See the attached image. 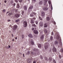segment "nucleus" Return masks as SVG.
Wrapping results in <instances>:
<instances>
[{
  "label": "nucleus",
  "mask_w": 63,
  "mask_h": 63,
  "mask_svg": "<svg viewBox=\"0 0 63 63\" xmlns=\"http://www.w3.org/2000/svg\"><path fill=\"white\" fill-rule=\"evenodd\" d=\"M56 39L57 40H58V39H59V41L60 42L59 44L61 46H62V42H61V37H60V35H59V34L57 35Z\"/></svg>",
  "instance_id": "1"
},
{
  "label": "nucleus",
  "mask_w": 63,
  "mask_h": 63,
  "mask_svg": "<svg viewBox=\"0 0 63 63\" xmlns=\"http://www.w3.org/2000/svg\"><path fill=\"white\" fill-rule=\"evenodd\" d=\"M47 0H44V5H45L46 6H47Z\"/></svg>",
  "instance_id": "2"
},
{
  "label": "nucleus",
  "mask_w": 63,
  "mask_h": 63,
  "mask_svg": "<svg viewBox=\"0 0 63 63\" xmlns=\"http://www.w3.org/2000/svg\"><path fill=\"white\" fill-rule=\"evenodd\" d=\"M27 22L26 21H24L23 22V26L25 27H26L27 26Z\"/></svg>",
  "instance_id": "3"
},
{
  "label": "nucleus",
  "mask_w": 63,
  "mask_h": 63,
  "mask_svg": "<svg viewBox=\"0 0 63 63\" xmlns=\"http://www.w3.org/2000/svg\"><path fill=\"white\" fill-rule=\"evenodd\" d=\"M17 26L16 25H14L13 28V30H16V28H17Z\"/></svg>",
  "instance_id": "4"
},
{
  "label": "nucleus",
  "mask_w": 63,
  "mask_h": 63,
  "mask_svg": "<svg viewBox=\"0 0 63 63\" xmlns=\"http://www.w3.org/2000/svg\"><path fill=\"white\" fill-rule=\"evenodd\" d=\"M43 21H41L39 23V25L40 26H42L43 25Z\"/></svg>",
  "instance_id": "5"
},
{
  "label": "nucleus",
  "mask_w": 63,
  "mask_h": 63,
  "mask_svg": "<svg viewBox=\"0 0 63 63\" xmlns=\"http://www.w3.org/2000/svg\"><path fill=\"white\" fill-rule=\"evenodd\" d=\"M54 44L56 46H58V44H59V42H58V41H55L54 42Z\"/></svg>",
  "instance_id": "6"
},
{
  "label": "nucleus",
  "mask_w": 63,
  "mask_h": 63,
  "mask_svg": "<svg viewBox=\"0 0 63 63\" xmlns=\"http://www.w3.org/2000/svg\"><path fill=\"white\" fill-rule=\"evenodd\" d=\"M30 23H31V24H33L34 23V20L33 19L31 18V19Z\"/></svg>",
  "instance_id": "7"
},
{
  "label": "nucleus",
  "mask_w": 63,
  "mask_h": 63,
  "mask_svg": "<svg viewBox=\"0 0 63 63\" xmlns=\"http://www.w3.org/2000/svg\"><path fill=\"white\" fill-rule=\"evenodd\" d=\"M40 39L41 40H44V35H41V37H40Z\"/></svg>",
  "instance_id": "8"
},
{
  "label": "nucleus",
  "mask_w": 63,
  "mask_h": 63,
  "mask_svg": "<svg viewBox=\"0 0 63 63\" xmlns=\"http://www.w3.org/2000/svg\"><path fill=\"white\" fill-rule=\"evenodd\" d=\"M52 50L53 52H55V51H56V48H55L54 47H53V48L52 49Z\"/></svg>",
  "instance_id": "9"
},
{
  "label": "nucleus",
  "mask_w": 63,
  "mask_h": 63,
  "mask_svg": "<svg viewBox=\"0 0 63 63\" xmlns=\"http://www.w3.org/2000/svg\"><path fill=\"white\" fill-rule=\"evenodd\" d=\"M19 16H20V15L18 14H16L15 15V17H18Z\"/></svg>",
  "instance_id": "10"
},
{
  "label": "nucleus",
  "mask_w": 63,
  "mask_h": 63,
  "mask_svg": "<svg viewBox=\"0 0 63 63\" xmlns=\"http://www.w3.org/2000/svg\"><path fill=\"white\" fill-rule=\"evenodd\" d=\"M33 8V6L32 5H31L30 6V7H29V8L28 9V10L29 11V10H31L32 8Z\"/></svg>",
  "instance_id": "11"
},
{
  "label": "nucleus",
  "mask_w": 63,
  "mask_h": 63,
  "mask_svg": "<svg viewBox=\"0 0 63 63\" xmlns=\"http://www.w3.org/2000/svg\"><path fill=\"white\" fill-rule=\"evenodd\" d=\"M27 63H31V60L30 59H28L27 61Z\"/></svg>",
  "instance_id": "12"
},
{
  "label": "nucleus",
  "mask_w": 63,
  "mask_h": 63,
  "mask_svg": "<svg viewBox=\"0 0 63 63\" xmlns=\"http://www.w3.org/2000/svg\"><path fill=\"white\" fill-rule=\"evenodd\" d=\"M34 34H38V31L37 30H35L34 31Z\"/></svg>",
  "instance_id": "13"
},
{
  "label": "nucleus",
  "mask_w": 63,
  "mask_h": 63,
  "mask_svg": "<svg viewBox=\"0 0 63 63\" xmlns=\"http://www.w3.org/2000/svg\"><path fill=\"white\" fill-rule=\"evenodd\" d=\"M47 21H49L50 20V18L49 17H47L46 18Z\"/></svg>",
  "instance_id": "14"
},
{
  "label": "nucleus",
  "mask_w": 63,
  "mask_h": 63,
  "mask_svg": "<svg viewBox=\"0 0 63 63\" xmlns=\"http://www.w3.org/2000/svg\"><path fill=\"white\" fill-rule=\"evenodd\" d=\"M41 15L42 16H45V13L43 12H41Z\"/></svg>",
  "instance_id": "15"
},
{
  "label": "nucleus",
  "mask_w": 63,
  "mask_h": 63,
  "mask_svg": "<svg viewBox=\"0 0 63 63\" xmlns=\"http://www.w3.org/2000/svg\"><path fill=\"white\" fill-rule=\"evenodd\" d=\"M28 36L29 37H30V38H32V37H33V36L31 34H30L28 35Z\"/></svg>",
  "instance_id": "16"
},
{
  "label": "nucleus",
  "mask_w": 63,
  "mask_h": 63,
  "mask_svg": "<svg viewBox=\"0 0 63 63\" xmlns=\"http://www.w3.org/2000/svg\"><path fill=\"white\" fill-rule=\"evenodd\" d=\"M48 9V8L47 7H44L43 8V10L44 11H47V10Z\"/></svg>",
  "instance_id": "17"
},
{
  "label": "nucleus",
  "mask_w": 63,
  "mask_h": 63,
  "mask_svg": "<svg viewBox=\"0 0 63 63\" xmlns=\"http://www.w3.org/2000/svg\"><path fill=\"white\" fill-rule=\"evenodd\" d=\"M17 8H20V6L18 4H17V6H16Z\"/></svg>",
  "instance_id": "18"
},
{
  "label": "nucleus",
  "mask_w": 63,
  "mask_h": 63,
  "mask_svg": "<svg viewBox=\"0 0 63 63\" xmlns=\"http://www.w3.org/2000/svg\"><path fill=\"white\" fill-rule=\"evenodd\" d=\"M45 49H47L48 48V45H46L44 47Z\"/></svg>",
  "instance_id": "19"
},
{
  "label": "nucleus",
  "mask_w": 63,
  "mask_h": 63,
  "mask_svg": "<svg viewBox=\"0 0 63 63\" xmlns=\"http://www.w3.org/2000/svg\"><path fill=\"white\" fill-rule=\"evenodd\" d=\"M24 9L25 10H27V7H26V6H24Z\"/></svg>",
  "instance_id": "20"
},
{
  "label": "nucleus",
  "mask_w": 63,
  "mask_h": 63,
  "mask_svg": "<svg viewBox=\"0 0 63 63\" xmlns=\"http://www.w3.org/2000/svg\"><path fill=\"white\" fill-rule=\"evenodd\" d=\"M39 4L40 5H42V4H43V2L42 1H40L39 2Z\"/></svg>",
  "instance_id": "21"
},
{
  "label": "nucleus",
  "mask_w": 63,
  "mask_h": 63,
  "mask_svg": "<svg viewBox=\"0 0 63 63\" xmlns=\"http://www.w3.org/2000/svg\"><path fill=\"white\" fill-rule=\"evenodd\" d=\"M38 47H39L41 48V45H40V44H38Z\"/></svg>",
  "instance_id": "22"
},
{
  "label": "nucleus",
  "mask_w": 63,
  "mask_h": 63,
  "mask_svg": "<svg viewBox=\"0 0 63 63\" xmlns=\"http://www.w3.org/2000/svg\"><path fill=\"white\" fill-rule=\"evenodd\" d=\"M50 40H53V37L52 36H51V37H50Z\"/></svg>",
  "instance_id": "23"
},
{
  "label": "nucleus",
  "mask_w": 63,
  "mask_h": 63,
  "mask_svg": "<svg viewBox=\"0 0 63 63\" xmlns=\"http://www.w3.org/2000/svg\"><path fill=\"white\" fill-rule=\"evenodd\" d=\"M31 44L32 45H34V42H33V41H31Z\"/></svg>",
  "instance_id": "24"
},
{
  "label": "nucleus",
  "mask_w": 63,
  "mask_h": 63,
  "mask_svg": "<svg viewBox=\"0 0 63 63\" xmlns=\"http://www.w3.org/2000/svg\"><path fill=\"white\" fill-rule=\"evenodd\" d=\"M44 58L45 60H46V61H47V60H48V59H47V57H45Z\"/></svg>",
  "instance_id": "25"
},
{
  "label": "nucleus",
  "mask_w": 63,
  "mask_h": 63,
  "mask_svg": "<svg viewBox=\"0 0 63 63\" xmlns=\"http://www.w3.org/2000/svg\"><path fill=\"white\" fill-rule=\"evenodd\" d=\"M30 16L31 17H32V16H33L34 15H33V13L30 14Z\"/></svg>",
  "instance_id": "26"
},
{
  "label": "nucleus",
  "mask_w": 63,
  "mask_h": 63,
  "mask_svg": "<svg viewBox=\"0 0 63 63\" xmlns=\"http://www.w3.org/2000/svg\"><path fill=\"white\" fill-rule=\"evenodd\" d=\"M44 32L45 33H47V30H45L44 31Z\"/></svg>",
  "instance_id": "27"
},
{
  "label": "nucleus",
  "mask_w": 63,
  "mask_h": 63,
  "mask_svg": "<svg viewBox=\"0 0 63 63\" xmlns=\"http://www.w3.org/2000/svg\"><path fill=\"white\" fill-rule=\"evenodd\" d=\"M32 26H33L34 27H36L37 26L36 25H35V24H33L32 25Z\"/></svg>",
  "instance_id": "28"
},
{
  "label": "nucleus",
  "mask_w": 63,
  "mask_h": 63,
  "mask_svg": "<svg viewBox=\"0 0 63 63\" xmlns=\"http://www.w3.org/2000/svg\"><path fill=\"white\" fill-rule=\"evenodd\" d=\"M44 27H47V25L46 24H45V25H44Z\"/></svg>",
  "instance_id": "29"
},
{
  "label": "nucleus",
  "mask_w": 63,
  "mask_h": 63,
  "mask_svg": "<svg viewBox=\"0 0 63 63\" xmlns=\"http://www.w3.org/2000/svg\"><path fill=\"white\" fill-rule=\"evenodd\" d=\"M49 61L50 62L51 61V60H52V59L51 58H49Z\"/></svg>",
  "instance_id": "30"
},
{
  "label": "nucleus",
  "mask_w": 63,
  "mask_h": 63,
  "mask_svg": "<svg viewBox=\"0 0 63 63\" xmlns=\"http://www.w3.org/2000/svg\"><path fill=\"white\" fill-rule=\"evenodd\" d=\"M48 3L50 5L51 4V1H48Z\"/></svg>",
  "instance_id": "31"
},
{
  "label": "nucleus",
  "mask_w": 63,
  "mask_h": 63,
  "mask_svg": "<svg viewBox=\"0 0 63 63\" xmlns=\"http://www.w3.org/2000/svg\"><path fill=\"white\" fill-rule=\"evenodd\" d=\"M40 58L41 59H43V57L42 56V55H41L40 56Z\"/></svg>",
  "instance_id": "32"
},
{
  "label": "nucleus",
  "mask_w": 63,
  "mask_h": 63,
  "mask_svg": "<svg viewBox=\"0 0 63 63\" xmlns=\"http://www.w3.org/2000/svg\"><path fill=\"white\" fill-rule=\"evenodd\" d=\"M34 29H35V30H36V28H32V30H34Z\"/></svg>",
  "instance_id": "33"
},
{
  "label": "nucleus",
  "mask_w": 63,
  "mask_h": 63,
  "mask_svg": "<svg viewBox=\"0 0 63 63\" xmlns=\"http://www.w3.org/2000/svg\"><path fill=\"white\" fill-rule=\"evenodd\" d=\"M53 22L55 25V24H56V23L55 22V21H53Z\"/></svg>",
  "instance_id": "34"
},
{
  "label": "nucleus",
  "mask_w": 63,
  "mask_h": 63,
  "mask_svg": "<svg viewBox=\"0 0 63 63\" xmlns=\"http://www.w3.org/2000/svg\"><path fill=\"white\" fill-rule=\"evenodd\" d=\"M35 23L36 24H38V22L37 21H35Z\"/></svg>",
  "instance_id": "35"
},
{
  "label": "nucleus",
  "mask_w": 63,
  "mask_h": 63,
  "mask_svg": "<svg viewBox=\"0 0 63 63\" xmlns=\"http://www.w3.org/2000/svg\"><path fill=\"white\" fill-rule=\"evenodd\" d=\"M53 62H54V63H56V61H55L54 60H53Z\"/></svg>",
  "instance_id": "36"
},
{
  "label": "nucleus",
  "mask_w": 63,
  "mask_h": 63,
  "mask_svg": "<svg viewBox=\"0 0 63 63\" xmlns=\"http://www.w3.org/2000/svg\"><path fill=\"white\" fill-rule=\"evenodd\" d=\"M59 58H60V59H61V55H59Z\"/></svg>",
  "instance_id": "37"
},
{
  "label": "nucleus",
  "mask_w": 63,
  "mask_h": 63,
  "mask_svg": "<svg viewBox=\"0 0 63 63\" xmlns=\"http://www.w3.org/2000/svg\"><path fill=\"white\" fill-rule=\"evenodd\" d=\"M39 18L41 20H42V19L41 18V17L40 16L39 17Z\"/></svg>",
  "instance_id": "38"
},
{
  "label": "nucleus",
  "mask_w": 63,
  "mask_h": 63,
  "mask_svg": "<svg viewBox=\"0 0 63 63\" xmlns=\"http://www.w3.org/2000/svg\"><path fill=\"white\" fill-rule=\"evenodd\" d=\"M5 11H6V10L5 9H4L3 10L2 12L3 13H5Z\"/></svg>",
  "instance_id": "39"
},
{
  "label": "nucleus",
  "mask_w": 63,
  "mask_h": 63,
  "mask_svg": "<svg viewBox=\"0 0 63 63\" xmlns=\"http://www.w3.org/2000/svg\"><path fill=\"white\" fill-rule=\"evenodd\" d=\"M12 13H9L8 14L9 16H11L12 15Z\"/></svg>",
  "instance_id": "40"
},
{
  "label": "nucleus",
  "mask_w": 63,
  "mask_h": 63,
  "mask_svg": "<svg viewBox=\"0 0 63 63\" xmlns=\"http://www.w3.org/2000/svg\"><path fill=\"white\" fill-rule=\"evenodd\" d=\"M37 49L36 48H34L33 49V51H36Z\"/></svg>",
  "instance_id": "41"
},
{
  "label": "nucleus",
  "mask_w": 63,
  "mask_h": 63,
  "mask_svg": "<svg viewBox=\"0 0 63 63\" xmlns=\"http://www.w3.org/2000/svg\"><path fill=\"white\" fill-rule=\"evenodd\" d=\"M22 39H23V38H24V35H22Z\"/></svg>",
  "instance_id": "42"
},
{
  "label": "nucleus",
  "mask_w": 63,
  "mask_h": 63,
  "mask_svg": "<svg viewBox=\"0 0 63 63\" xmlns=\"http://www.w3.org/2000/svg\"><path fill=\"white\" fill-rule=\"evenodd\" d=\"M30 53V52L29 51H28L27 53V54H29Z\"/></svg>",
  "instance_id": "43"
},
{
  "label": "nucleus",
  "mask_w": 63,
  "mask_h": 63,
  "mask_svg": "<svg viewBox=\"0 0 63 63\" xmlns=\"http://www.w3.org/2000/svg\"><path fill=\"white\" fill-rule=\"evenodd\" d=\"M19 1V2H22V0H18Z\"/></svg>",
  "instance_id": "44"
},
{
  "label": "nucleus",
  "mask_w": 63,
  "mask_h": 63,
  "mask_svg": "<svg viewBox=\"0 0 63 63\" xmlns=\"http://www.w3.org/2000/svg\"><path fill=\"white\" fill-rule=\"evenodd\" d=\"M16 22H18V21H19V20H16L15 21Z\"/></svg>",
  "instance_id": "45"
},
{
  "label": "nucleus",
  "mask_w": 63,
  "mask_h": 63,
  "mask_svg": "<svg viewBox=\"0 0 63 63\" xmlns=\"http://www.w3.org/2000/svg\"><path fill=\"white\" fill-rule=\"evenodd\" d=\"M33 15H36V13H35L34 12H33Z\"/></svg>",
  "instance_id": "46"
},
{
  "label": "nucleus",
  "mask_w": 63,
  "mask_h": 63,
  "mask_svg": "<svg viewBox=\"0 0 63 63\" xmlns=\"http://www.w3.org/2000/svg\"><path fill=\"white\" fill-rule=\"evenodd\" d=\"M10 3H11V4H12V3H13V1L11 0V1Z\"/></svg>",
  "instance_id": "47"
},
{
  "label": "nucleus",
  "mask_w": 63,
  "mask_h": 63,
  "mask_svg": "<svg viewBox=\"0 0 63 63\" xmlns=\"http://www.w3.org/2000/svg\"><path fill=\"white\" fill-rule=\"evenodd\" d=\"M24 14V11H22V15H23Z\"/></svg>",
  "instance_id": "48"
},
{
  "label": "nucleus",
  "mask_w": 63,
  "mask_h": 63,
  "mask_svg": "<svg viewBox=\"0 0 63 63\" xmlns=\"http://www.w3.org/2000/svg\"><path fill=\"white\" fill-rule=\"evenodd\" d=\"M51 9L52 10V4H51Z\"/></svg>",
  "instance_id": "49"
},
{
  "label": "nucleus",
  "mask_w": 63,
  "mask_h": 63,
  "mask_svg": "<svg viewBox=\"0 0 63 63\" xmlns=\"http://www.w3.org/2000/svg\"><path fill=\"white\" fill-rule=\"evenodd\" d=\"M54 35L53 32H52L51 33V35Z\"/></svg>",
  "instance_id": "50"
},
{
  "label": "nucleus",
  "mask_w": 63,
  "mask_h": 63,
  "mask_svg": "<svg viewBox=\"0 0 63 63\" xmlns=\"http://www.w3.org/2000/svg\"><path fill=\"white\" fill-rule=\"evenodd\" d=\"M31 54H32V55H33V54H34V52H32Z\"/></svg>",
  "instance_id": "51"
},
{
  "label": "nucleus",
  "mask_w": 63,
  "mask_h": 63,
  "mask_svg": "<svg viewBox=\"0 0 63 63\" xmlns=\"http://www.w3.org/2000/svg\"><path fill=\"white\" fill-rule=\"evenodd\" d=\"M15 1L16 2V3H17L18 2V1L16 0H15Z\"/></svg>",
  "instance_id": "52"
},
{
  "label": "nucleus",
  "mask_w": 63,
  "mask_h": 63,
  "mask_svg": "<svg viewBox=\"0 0 63 63\" xmlns=\"http://www.w3.org/2000/svg\"><path fill=\"white\" fill-rule=\"evenodd\" d=\"M33 63H36V61H34L33 62Z\"/></svg>",
  "instance_id": "53"
},
{
  "label": "nucleus",
  "mask_w": 63,
  "mask_h": 63,
  "mask_svg": "<svg viewBox=\"0 0 63 63\" xmlns=\"http://www.w3.org/2000/svg\"><path fill=\"white\" fill-rule=\"evenodd\" d=\"M32 1L33 2H36V0H32Z\"/></svg>",
  "instance_id": "54"
},
{
  "label": "nucleus",
  "mask_w": 63,
  "mask_h": 63,
  "mask_svg": "<svg viewBox=\"0 0 63 63\" xmlns=\"http://www.w3.org/2000/svg\"><path fill=\"white\" fill-rule=\"evenodd\" d=\"M33 19H36V18L35 17H33L32 18Z\"/></svg>",
  "instance_id": "55"
},
{
  "label": "nucleus",
  "mask_w": 63,
  "mask_h": 63,
  "mask_svg": "<svg viewBox=\"0 0 63 63\" xmlns=\"http://www.w3.org/2000/svg\"><path fill=\"white\" fill-rule=\"evenodd\" d=\"M61 50H62V51H63V48H62L61 49Z\"/></svg>",
  "instance_id": "56"
},
{
  "label": "nucleus",
  "mask_w": 63,
  "mask_h": 63,
  "mask_svg": "<svg viewBox=\"0 0 63 63\" xmlns=\"http://www.w3.org/2000/svg\"><path fill=\"white\" fill-rule=\"evenodd\" d=\"M8 22H9V21H11V20H8Z\"/></svg>",
  "instance_id": "57"
},
{
  "label": "nucleus",
  "mask_w": 63,
  "mask_h": 63,
  "mask_svg": "<svg viewBox=\"0 0 63 63\" xmlns=\"http://www.w3.org/2000/svg\"><path fill=\"white\" fill-rule=\"evenodd\" d=\"M16 5V3H14L13 4V6H15V5Z\"/></svg>",
  "instance_id": "58"
},
{
  "label": "nucleus",
  "mask_w": 63,
  "mask_h": 63,
  "mask_svg": "<svg viewBox=\"0 0 63 63\" xmlns=\"http://www.w3.org/2000/svg\"><path fill=\"white\" fill-rule=\"evenodd\" d=\"M4 2H5V3H7V1H6V0H5L4 1Z\"/></svg>",
  "instance_id": "59"
},
{
  "label": "nucleus",
  "mask_w": 63,
  "mask_h": 63,
  "mask_svg": "<svg viewBox=\"0 0 63 63\" xmlns=\"http://www.w3.org/2000/svg\"><path fill=\"white\" fill-rule=\"evenodd\" d=\"M8 47H9V48H11V46H10L9 45Z\"/></svg>",
  "instance_id": "60"
},
{
  "label": "nucleus",
  "mask_w": 63,
  "mask_h": 63,
  "mask_svg": "<svg viewBox=\"0 0 63 63\" xmlns=\"http://www.w3.org/2000/svg\"><path fill=\"white\" fill-rule=\"evenodd\" d=\"M12 36H13V37H14V35H13V34H12Z\"/></svg>",
  "instance_id": "61"
},
{
  "label": "nucleus",
  "mask_w": 63,
  "mask_h": 63,
  "mask_svg": "<svg viewBox=\"0 0 63 63\" xmlns=\"http://www.w3.org/2000/svg\"><path fill=\"white\" fill-rule=\"evenodd\" d=\"M12 41H14V39H13L12 40Z\"/></svg>",
  "instance_id": "62"
},
{
  "label": "nucleus",
  "mask_w": 63,
  "mask_h": 63,
  "mask_svg": "<svg viewBox=\"0 0 63 63\" xmlns=\"http://www.w3.org/2000/svg\"><path fill=\"white\" fill-rule=\"evenodd\" d=\"M15 39H17V37H15Z\"/></svg>",
  "instance_id": "63"
},
{
  "label": "nucleus",
  "mask_w": 63,
  "mask_h": 63,
  "mask_svg": "<svg viewBox=\"0 0 63 63\" xmlns=\"http://www.w3.org/2000/svg\"><path fill=\"white\" fill-rule=\"evenodd\" d=\"M23 57H24V54H23Z\"/></svg>",
  "instance_id": "64"
}]
</instances>
